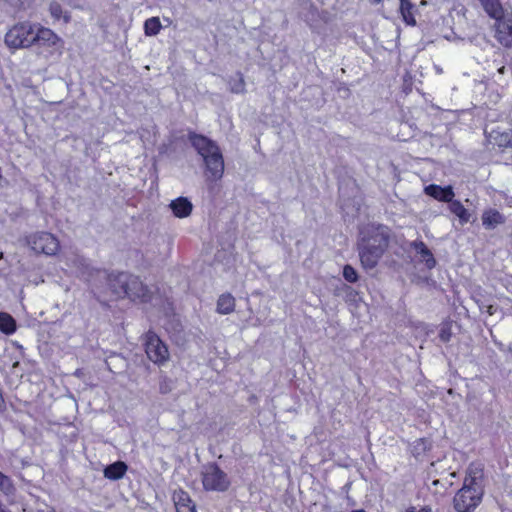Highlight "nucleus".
<instances>
[{"label":"nucleus","mask_w":512,"mask_h":512,"mask_svg":"<svg viewBox=\"0 0 512 512\" xmlns=\"http://www.w3.org/2000/svg\"><path fill=\"white\" fill-rule=\"evenodd\" d=\"M449 209L455 216L458 217L462 225L470 221L471 214L459 200L452 199V201L449 202Z\"/></svg>","instance_id":"obj_18"},{"label":"nucleus","mask_w":512,"mask_h":512,"mask_svg":"<svg viewBox=\"0 0 512 512\" xmlns=\"http://www.w3.org/2000/svg\"><path fill=\"white\" fill-rule=\"evenodd\" d=\"M172 500L175 506V509L181 508L186 504H192L194 501L191 499L189 493L182 488H178L172 493Z\"/></svg>","instance_id":"obj_21"},{"label":"nucleus","mask_w":512,"mask_h":512,"mask_svg":"<svg viewBox=\"0 0 512 512\" xmlns=\"http://www.w3.org/2000/svg\"><path fill=\"white\" fill-rule=\"evenodd\" d=\"M236 299L231 293H223L218 297L216 311L218 314L227 315L234 312Z\"/></svg>","instance_id":"obj_15"},{"label":"nucleus","mask_w":512,"mask_h":512,"mask_svg":"<svg viewBox=\"0 0 512 512\" xmlns=\"http://www.w3.org/2000/svg\"><path fill=\"white\" fill-rule=\"evenodd\" d=\"M26 242L36 254L55 255L60 248L57 237L45 231L29 234Z\"/></svg>","instance_id":"obj_9"},{"label":"nucleus","mask_w":512,"mask_h":512,"mask_svg":"<svg viewBox=\"0 0 512 512\" xmlns=\"http://www.w3.org/2000/svg\"><path fill=\"white\" fill-rule=\"evenodd\" d=\"M483 477V466L480 463H470L463 485L453 498V507L456 512H473L479 506L484 494L481 485Z\"/></svg>","instance_id":"obj_2"},{"label":"nucleus","mask_w":512,"mask_h":512,"mask_svg":"<svg viewBox=\"0 0 512 512\" xmlns=\"http://www.w3.org/2000/svg\"><path fill=\"white\" fill-rule=\"evenodd\" d=\"M230 91L235 94H243L246 91V83L241 72L237 73V77L229 81Z\"/></svg>","instance_id":"obj_24"},{"label":"nucleus","mask_w":512,"mask_h":512,"mask_svg":"<svg viewBox=\"0 0 512 512\" xmlns=\"http://www.w3.org/2000/svg\"><path fill=\"white\" fill-rule=\"evenodd\" d=\"M405 512H433L432 508L428 505H425L421 507L420 509H417L415 506H409Z\"/></svg>","instance_id":"obj_28"},{"label":"nucleus","mask_w":512,"mask_h":512,"mask_svg":"<svg viewBox=\"0 0 512 512\" xmlns=\"http://www.w3.org/2000/svg\"><path fill=\"white\" fill-rule=\"evenodd\" d=\"M176 512H197L195 503L192 504H186L185 506H182L181 508H177Z\"/></svg>","instance_id":"obj_29"},{"label":"nucleus","mask_w":512,"mask_h":512,"mask_svg":"<svg viewBox=\"0 0 512 512\" xmlns=\"http://www.w3.org/2000/svg\"><path fill=\"white\" fill-rule=\"evenodd\" d=\"M343 277L349 283H355L358 281L359 278L356 269L349 264H346L343 267Z\"/></svg>","instance_id":"obj_27"},{"label":"nucleus","mask_w":512,"mask_h":512,"mask_svg":"<svg viewBox=\"0 0 512 512\" xmlns=\"http://www.w3.org/2000/svg\"><path fill=\"white\" fill-rule=\"evenodd\" d=\"M17 324L15 319L7 312H0V331L6 335L15 333Z\"/></svg>","instance_id":"obj_19"},{"label":"nucleus","mask_w":512,"mask_h":512,"mask_svg":"<svg viewBox=\"0 0 512 512\" xmlns=\"http://www.w3.org/2000/svg\"><path fill=\"white\" fill-rule=\"evenodd\" d=\"M169 207L171 208L173 215L177 218H186L193 210L191 201L182 196L172 200Z\"/></svg>","instance_id":"obj_12"},{"label":"nucleus","mask_w":512,"mask_h":512,"mask_svg":"<svg viewBox=\"0 0 512 512\" xmlns=\"http://www.w3.org/2000/svg\"><path fill=\"white\" fill-rule=\"evenodd\" d=\"M485 13L491 19H499L504 15V8L500 0H478Z\"/></svg>","instance_id":"obj_17"},{"label":"nucleus","mask_w":512,"mask_h":512,"mask_svg":"<svg viewBox=\"0 0 512 512\" xmlns=\"http://www.w3.org/2000/svg\"><path fill=\"white\" fill-rule=\"evenodd\" d=\"M49 12L54 20L63 19L64 23L70 22V15L64 13L61 4L56 1L50 3Z\"/></svg>","instance_id":"obj_23"},{"label":"nucleus","mask_w":512,"mask_h":512,"mask_svg":"<svg viewBox=\"0 0 512 512\" xmlns=\"http://www.w3.org/2000/svg\"><path fill=\"white\" fill-rule=\"evenodd\" d=\"M107 286L115 299H129L133 303H150L153 292L139 276L129 272L113 271L107 275Z\"/></svg>","instance_id":"obj_1"},{"label":"nucleus","mask_w":512,"mask_h":512,"mask_svg":"<svg viewBox=\"0 0 512 512\" xmlns=\"http://www.w3.org/2000/svg\"><path fill=\"white\" fill-rule=\"evenodd\" d=\"M351 512H367V511H365L364 509H357V510H353Z\"/></svg>","instance_id":"obj_31"},{"label":"nucleus","mask_w":512,"mask_h":512,"mask_svg":"<svg viewBox=\"0 0 512 512\" xmlns=\"http://www.w3.org/2000/svg\"><path fill=\"white\" fill-rule=\"evenodd\" d=\"M382 0H371L373 4H379Z\"/></svg>","instance_id":"obj_30"},{"label":"nucleus","mask_w":512,"mask_h":512,"mask_svg":"<svg viewBox=\"0 0 512 512\" xmlns=\"http://www.w3.org/2000/svg\"><path fill=\"white\" fill-rule=\"evenodd\" d=\"M127 470L128 466L125 462L116 461L105 467L104 476L109 480L116 481L122 479L126 474Z\"/></svg>","instance_id":"obj_16"},{"label":"nucleus","mask_w":512,"mask_h":512,"mask_svg":"<svg viewBox=\"0 0 512 512\" xmlns=\"http://www.w3.org/2000/svg\"><path fill=\"white\" fill-rule=\"evenodd\" d=\"M65 42L52 29L39 25L35 34L33 45L36 54L46 60L63 54Z\"/></svg>","instance_id":"obj_5"},{"label":"nucleus","mask_w":512,"mask_h":512,"mask_svg":"<svg viewBox=\"0 0 512 512\" xmlns=\"http://www.w3.org/2000/svg\"><path fill=\"white\" fill-rule=\"evenodd\" d=\"M162 28L160 19L158 17H151L144 22V33L146 36L157 35Z\"/></svg>","instance_id":"obj_22"},{"label":"nucleus","mask_w":512,"mask_h":512,"mask_svg":"<svg viewBox=\"0 0 512 512\" xmlns=\"http://www.w3.org/2000/svg\"><path fill=\"white\" fill-rule=\"evenodd\" d=\"M143 346L147 358L158 366L164 365L170 358L167 345L152 330L147 331L143 337Z\"/></svg>","instance_id":"obj_7"},{"label":"nucleus","mask_w":512,"mask_h":512,"mask_svg":"<svg viewBox=\"0 0 512 512\" xmlns=\"http://www.w3.org/2000/svg\"><path fill=\"white\" fill-rule=\"evenodd\" d=\"M399 3V12L401 14L402 20L408 26H415V15L417 12L415 5L411 2V0H399Z\"/></svg>","instance_id":"obj_14"},{"label":"nucleus","mask_w":512,"mask_h":512,"mask_svg":"<svg viewBox=\"0 0 512 512\" xmlns=\"http://www.w3.org/2000/svg\"><path fill=\"white\" fill-rule=\"evenodd\" d=\"M188 138L192 147L203 159L206 182L220 181L224 175L225 164L218 144L207 136L196 132H190Z\"/></svg>","instance_id":"obj_3"},{"label":"nucleus","mask_w":512,"mask_h":512,"mask_svg":"<svg viewBox=\"0 0 512 512\" xmlns=\"http://www.w3.org/2000/svg\"><path fill=\"white\" fill-rule=\"evenodd\" d=\"M414 247L417 250L419 254L424 258V261L426 263V266L429 269H432L436 265V260L432 254V252L429 250V248L426 246V244L422 241L415 242Z\"/></svg>","instance_id":"obj_20"},{"label":"nucleus","mask_w":512,"mask_h":512,"mask_svg":"<svg viewBox=\"0 0 512 512\" xmlns=\"http://www.w3.org/2000/svg\"><path fill=\"white\" fill-rule=\"evenodd\" d=\"M201 481L205 491L225 492L231 484L227 474L216 463L204 467Z\"/></svg>","instance_id":"obj_8"},{"label":"nucleus","mask_w":512,"mask_h":512,"mask_svg":"<svg viewBox=\"0 0 512 512\" xmlns=\"http://www.w3.org/2000/svg\"><path fill=\"white\" fill-rule=\"evenodd\" d=\"M424 192L428 196H430L440 202H446V203L451 202L455 196L453 188L449 185L442 187L437 184H430L424 188Z\"/></svg>","instance_id":"obj_11"},{"label":"nucleus","mask_w":512,"mask_h":512,"mask_svg":"<svg viewBox=\"0 0 512 512\" xmlns=\"http://www.w3.org/2000/svg\"><path fill=\"white\" fill-rule=\"evenodd\" d=\"M2 169L0 168V180L2 179Z\"/></svg>","instance_id":"obj_32"},{"label":"nucleus","mask_w":512,"mask_h":512,"mask_svg":"<svg viewBox=\"0 0 512 512\" xmlns=\"http://www.w3.org/2000/svg\"><path fill=\"white\" fill-rule=\"evenodd\" d=\"M495 20V38L505 48H512V17L505 14Z\"/></svg>","instance_id":"obj_10"},{"label":"nucleus","mask_w":512,"mask_h":512,"mask_svg":"<svg viewBox=\"0 0 512 512\" xmlns=\"http://www.w3.org/2000/svg\"><path fill=\"white\" fill-rule=\"evenodd\" d=\"M439 339L443 343H447L452 338V325L450 322H445L441 324L440 330H439Z\"/></svg>","instance_id":"obj_26"},{"label":"nucleus","mask_w":512,"mask_h":512,"mask_svg":"<svg viewBox=\"0 0 512 512\" xmlns=\"http://www.w3.org/2000/svg\"><path fill=\"white\" fill-rule=\"evenodd\" d=\"M39 25L30 21L15 23L5 34V44L12 49L31 48Z\"/></svg>","instance_id":"obj_6"},{"label":"nucleus","mask_w":512,"mask_h":512,"mask_svg":"<svg viewBox=\"0 0 512 512\" xmlns=\"http://www.w3.org/2000/svg\"><path fill=\"white\" fill-rule=\"evenodd\" d=\"M15 490L12 480L10 477L0 472V491L6 495L11 494Z\"/></svg>","instance_id":"obj_25"},{"label":"nucleus","mask_w":512,"mask_h":512,"mask_svg":"<svg viewBox=\"0 0 512 512\" xmlns=\"http://www.w3.org/2000/svg\"><path fill=\"white\" fill-rule=\"evenodd\" d=\"M389 246V235L381 226H372L367 230L359 244V257L363 268H375Z\"/></svg>","instance_id":"obj_4"},{"label":"nucleus","mask_w":512,"mask_h":512,"mask_svg":"<svg viewBox=\"0 0 512 512\" xmlns=\"http://www.w3.org/2000/svg\"><path fill=\"white\" fill-rule=\"evenodd\" d=\"M481 219L482 225L488 230L494 229L498 225L504 224L506 221L505 216L494 208L485 209L482 213Z\"/></svg>","instance_id":"obj_13"}]
</instances>
